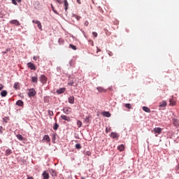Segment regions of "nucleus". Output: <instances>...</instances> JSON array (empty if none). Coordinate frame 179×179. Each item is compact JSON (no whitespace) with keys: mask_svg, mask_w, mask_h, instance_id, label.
<instances>
[{"mask_svg":"<svg viewBox=\"0 0 179 179\" xmlns=\"http://www.w3.org/2000/svg\"><path fill=\"white\" fill-rule=\"evenodd\" d=\"M63 113H64V114H71V113H72V111L71 110V108L70 107H64L63 108Z\"/></svg>","mask_w":179,"mask_h":179,"instance_id":"3","label":"nucleus"},{"mask_svg":"<svg viewBox=\"0 0 179 179\" xmlns=\"http://www.w3.org/2000/svg\"><path fill=\"white\" fill-rule=\"evenodd\" d=\"M3 131H5L3 127L0 126V134H3Z\"/></svg>","mask_w":179,"mask_h":179,"instance_id":"37","label":"nucleus"},{"mask_svg":"<svg viewBox=\"0 0 179 179\" xmlns=\"http://www.w3.org/2000/svg\"><path fill=\"white\" fill-rule=\"evenodd\" d=\"M98 92H99V93H106V92H107V90H106V89L101 87H96Z\"/></svg>","mask_w":179,"mask_h":179,"instance_id":"13","label":"nucleus"},{"mask_svg":"<svg viewBox=\"0 0 179 179\" xmlns=\"http://www.w3.org/2000/svg\"><path fill=\"white\" fill-rule=\"evenodd\" d=\"M37 92H36V90L34 89H30L28 92V95L29 97H34L36 96Z\"/></svg>","mask_w":179,"mask_h":179,"instance_id":"2","label":"nucleus"},{"mask_svg":"<svg viewBox=\"0 0 179 179\" xmlns=\"http://www.w3.org/2000/svg\"><path fill=\"white\" fill-rule=\"evenodd\" d=\"M55 2H58V3H62V0H54Z\"/></svg>","mask_w":179,"mask_h":179,"instance_id":"42","label":"nucleus"},{"mask_svg":"<svg viewBox=\"0 0 179 179\" xmlns=\"http://www.w3.org/2000/svg\"><path fill=\"white\" fill-rule=\"evenodd\" d=\"M50 173L52 177H57V171L54 169H50Z\"/></svg>","mask_w":179,"mask_h":179,"instance_id":"15","label":"nucleus"},{"mask_svg":"<svg viewBox=\"0 0 179 179\" xmlns=\"http://www.w3.org/2000/svg\"><path fill=\"white\" fill-rule=\"evenodd\" d=\"M69 48H72V50H76V47L74 45H73V44H70L69 45Z\"/></svg>","mask_w":179,"mask_h":179,"instance_id":"36","label":"nucleus"},{"mask_svg":"<svg viewBox=\"0 0 179 179\" xmlns=\"http://www.w3.org/2000/svg\"><path fill=\"white\" fill-rule=\"evenodd\" d=\"M97 48V52H100L101 51V49L96 48Z\"/></svg>","mask_w":179,"mask_h":179,"instance_id":"50","label":"nucleus"},{"mask_svg":"<svg viewBox=\"0 0 179 179\" xmlns=\"http://www.w3.org/2000/svg\"><path fill=\"white\" fill-rule=\"evenodd\" d=\"M125 107L127 108H129V110H131V108H132V106L130 103H126Z\"/></svg>","mask_w":179,"mask_h":179,"instance_id":"34","label":"nucleus"},{"mask_svg":"<svg viewBox=\"0 0 179 179\" xmlns=\"http://www.w3.org/2000/svg\"><path fill=\"white\" fill-rule=\"evenodd\" d=\"M10 24H15L16 26H20V22L17 21V20H13L9 22Z\"/></svg>","mask_w":179,"mask_h":179,"instance_id":"8","label":"nucleus"},{"mask_svg":"<svg viewBox=\"0 0 179 179\" xmlns=\"http://www.w3.org/2000/svg\"><path fill=\"white\" fill-rule=\"evenodd\" d=\"M12 3L13 5H17V2H16V0H12Z\"/></svg>","mask_w":179,"mask_h":179,"instance_id":"41","label":"nucleus"},{"mask_svg":"<svg viewBox=\"0 0 179 179\" xmlns=\"http://www.w3.org/2000/svg\"><path fill=\"white\" fill-rule=\"evenodd\" d=\"M62 120H64V121H67L68 122H71V117L65 115H61Z\"/></svg>","mask_w":179,"mask_h":179,"instance_id":"7","label":"nucleus"},{"mask_svg":"<svg viewBox=\"0 0 179 179\" xmlns=\"http://www.w3.org/2000/svg\"><path fill=\"white\" fill-rule=\"evenodd\" d=\"M55 138H56L55 134H53V135H52V139H53L54 141H55Z\"/></svg>","mask_w":179,"mask_h":179,"instance_id":"48","label":"nucleus"},{"mask_svg":"<svg viewBox=\"0 0 179 179\" xmlns=\"http://www.w3.org/2000/svg\"><path fill=\"white\" fill-rule=\"evenodd\" d=\"M110 131H111V128H108V127L106 128V134H108V132H110Z\"/></svg>","mask_w":179,"mask_h":179,"instance_id":"38","label":"nucleus"},{"mask_svg":"<svg viewBox=\"0 0 179 179\" xmlns=\"http://www.w3.org/2000/svg\"><path fill=\"white\" fill-rule=\"evenodd\" d=\"M166 106H167V102L166 101H162L159 102V107H160V108H164L165 107H166Z\"/></svg>","mask_w":179,"mask_h":179,"instance_id":"5","label":"nucleus"},{"mask_svg":"<svg viewBox=\"0 0 179 179\" xmlns=\"http://www.w3.org/2000/svg\"><path fill=\"white\" fill-rule=\"evenodd\" d=\"M3 122H6V124L8 123V120H6L5 117L3 118Z\"/></svg>","mask_w":179,"mask_h":179,"instance_id":"47","label":"nucleus"},{"mask_svg":"<svg viewBox=\"0 0 179 179\" xmlns=\"http://www.w3.org/2000/svg\"><path fill=\"white\" fill-rule=\"evenodd\" d=\"M172 121H173V125H175V127H178V125H179V120H178L176 118H173L172 120Z\"/></svg>","mask_w":179,"mask_h":179,"instance_id":"18","label":"nucleus"},{"mask_svg":"<svg viewBox=\"0 0 179 179\" xmlns=\"http://www.w3.org/2000/svg\"><path fill=\"white\" fill-rule=\"evenodd\" d=\"M23 104H24L23 101H22V100H18L16 102V105L19 106V107H23Z\"/></svg>","mask_w":179,"mask_h":179,"instance_id":"22","label":"nucleus"},{"mask_svg":"<svg viewBox=\"0 0 179 179\" xmlns=\"http://www.w3.org/2000/svg\"><path fill=\"white\" fill-rule=\"evenodd\" d=\"M14 89L16 90L20 89V85H19V83H15L13 85Z\"/></svg>","mask_w":179,"mask_h":179,"instance_id":"24","label":"nucleus"},{"mask_svg":"<svg viewBox=\"0 0 179 179\" xmlns=\"http://www.w3.org/2000/svg\"><path fill=\"white\" fill-rule=\"evenodd\" d=\"M77 2H78V3H79V5H80V3H82L80 2V0H77Z\"/></svg>","mask_w":179,"mask_h":179,"instance_id":"52","label":"nucleus"},{"mask_svg":"<svg viewBox=\"0 0 179 179\" xmlns=\"http://www.w3.org/2000/svg\"><path fill=\"white\" fill-rule=\"evenodd\" d=\"M12 153H13L12 150L8 148L5 152V156H10V155H12Z\"/></svg>","mask_w":179,"mask_h":179,"instance_id":"17","label":"nucleus"},{"mask_svg":"<svg viewBox=\"0 0 179 179\" xmlns=\"http://www.w3.org/2000/svg\"><path fill=\"white\" fill-rule=\"evenodd\" d=\"M69 103H70V104H73L75 103V97L73 96L69 97Z\"/></svg>","mask_w":179,"mask_h":179,"instance_id":"12","label":"nucleus"},{"mask_svg":"<svg viewBox=\"0 0 179 179\" xmlns=\"http://www.w3.org/2000/svg\"><path fill=\"white\" fill-rule=\"evenodd\" d=\"M27 66H28V68H29V69H31V70L36 69V66H34V64H33L31 62H29L27 64Z\"/></svg>","mask_w":179,"mask_h":179,"instance_id":"10","label":"nucleus"},{"mask_svg":"<svg viewBox=\"0 0 179 179\" xmlns=\"http://www.w3.org/2000/svg\"><path fill=\"white\" fill-rule=\"evenodd\" d=\"M92 45H93V42H92Z\"/></svg>","mask_w":179,"mask_h":179,"instance_id":"55","label":"nucleus"},{"mask_svg":"<svg viewBox=\"0 0 179 179\" xmlns=\"http://www.w3.org/2000/svg\"><path fill=\"white\" fill-rule=\"evenodd\" d=\"M73 83H75V80H73L72 78H70L68 83L69 86H73Z\"/></svg>","mask_w":179,"mask_h":179,"instance_id":"23","label":"nucleus"},{"mask_svg":"<svg viewBox=\"0 0 179 179\" xmlns=\"http://www.w3.org/2000/svg\"><path fill=\"white\" fill-rule=\"evenodd\" d=\"M87 156H90V155H92V153L90 152H87Z\"/></svg>","mask_w":179,"mask_h":179,"instance_id":"51","label":"nucleus"},{"mask_svg":"<svg viewBox=\"0 0 179 179\" xmlns=\"http://www.w3.org/2000/svg\"><path fill=\"white\" fill-rule=\"evenodd\" d=\"M3 87H5V86L0 83V92L3 89Z\"/></svg>","mask_w":179,"mask_h":179,"instance_id":"40","label":"nucleus"},{"mask_svg":"<svg viewBox=\"0 0 179 179\" xmlns=\"http://www.w3.org/2000/svg\"><path fill=\"white\" fill-rule=\"evenodd\" d=\"M66 90V88L63 87V88H59L57 90V93L58 94H62Z\"/></svg>","mask_w":179,"mask_h":179,"instance_id":"11","label":"nucleus"},{"mask_svg":"<svg viewBox=\"0 0 179 179\" xmlns=\"http://www.w3.org/2000/svg\"><path fill=\"white\" fill-rule=\"evenodd\" d=\"M117 149L118 150H120V152H124V150L125 149V146L124 145V144H121L117 147Z\"/></svg>","mask_w":179,"mask_h":179,"instance_id":"20","label":"nucleus"},{"mask_svg":"<svg viewBox=\"0 0 179 179\" xmlns=\"http://www.w3.org/2000/svg\"><path fill=\"white\" fill-rule=\"evenodd\" d=\"M17 138L19 141H23V139H24V138L22 136V134H17Z\"/></svg>","mask_w":179,"mask_h":179,"instance_id":"32","label":"nucleus"},{"mask_svg":"<svg viewBox=\"0 0 179 179\" xmlns=\"http://www.w3.org/2000/svg\"><path fill=\"white\" fill-rule=\"evenodd\" d=\"M64 9H65V11L66 12L68 10V6H69V3H68V1L67 0H64Z\"/></svg>","mask_w":179,"mask_h":179,"instance_id":"16","label":"nucleus"},{"mask_svg":"<svg viewBox=\"0 0 179 179\" xmlns=\"http://www.w3.org/2000/svg\"><path fill=\"white\" fill-rule=\"evenodd\" d=\"M77 125L78 128H80V127H82V122L80 120H78Z\"/></svg>","mask_w":179,"mask_h":179,"instance_id":"35","label":"nucleus"},{"mask_svg":"<svg viewBox=\"0 0 179 179\" xmlns=\"http://www.w3.org/2000/svg\"><path fill=\"white\" fill-rule=\"evenodd\" d=\"M58 128H59V125L57 123H55L54 126H53V129L55 131H57V129H58Z\"/></svg>","mask_w":179,"mask_h":179,"instance_id":"31","label":"nucleus"},{"mask_svg":"<svg viewBox=\"0 0 179 179\" xmlns=\"http://www.w3.org/2000/svg\"><path fill=\"white\" fill-rule=\"evenodd\" d=\"M143 110L145 113H150V109L149 108H148L147 106H143Z\"/></svg>","mask_w":179,"mask_h":179,"instance_id":"26","label":"nucleus"},{"mask_svg":"<svg viewBox=\"0 0 179 179\" xmlns=\"http://www.w3.org/2000/svg\"><path fill=\"white\" fill-rule=\"evenodd\" d=\"M38 58V57H37V56H34L33 57V60L34 61H36V59Z\"/></svg>","mask_w":179,"mask_h":179,"instance_id":"45","label":"nucleus"},{"mask_svg":"<svg viewBox=\"0 0 179 179\" xmlns=\"http://www.w3.org/2000/svg\"><path fill=\"white\" fill-rule=\"evenodd\" d=\"M76 148H77V149H82V145H80V144H76Z\"/></svg>","mask_w":179,"mask_h":179,"instance_id":"39","label":"nucleus"},{"mask_svg":"<svg viewBox=\"0 0 179 179\" xmlns=\"http://www.w3.org/2000/svg\"><path fill=\"white\" fill-rule=\"evenodd\" d=\"M102 115H103V117H107V118H110V117H111V113H110V112H103L102 113Z\"/></svg>","mask_w":179,"mask_h":179,"instance_id":"14","label":"nucleus"},{"mask_svg":"<svg viewBox=\"0 0 179 179\" xmlns=\"http://www.w3.org/2000/svg\"><path fill=\"white\" fill-rule=\"evenodd\" d=\"M32 22L35 23V24H37L38 29L39 30H43V26L41 25V22L37 20H32Z\"/></svg>","mask_w":179,"mask_h":179,"instance_id":"1","label":"nucleus"},{"mask_svg":"<svg viewBox=\"0 0 179 179\" xmlns=\"http://www.w3.org/2000/svg\"><path fill=\"white\" fill-rule=\"evenodd\" d=\"M43 139L45 141H47V142H50L51 141V139L50 138V136L48 135H45L43 137Z\"/></svg>","mask_w":179,"mask_h":179,"instance_id":"27","label":"nucleus"},{"mask_svg":"<svg viewBox=\"0 0 179 179\" xmlns=\"http://www.w3.org/2000/svg\"><path fill=\"white\" fill-rule=\"evenodd\" d=\"M76 19L77 20H80V16H79V15H76Z\"/></svg>","mask_w":179,"mask_h":179,"instance_id":"44","label":"nucleus"},{"mask_svg":"<svg viewBox=\"0 0 179 179\" xmlns=\"http://www.w3.org/2000/svg\"><path fill=\"white\" fill-rule=\"evenodd\" d=\"M154 132L155 134H161L162 133V128L160 127H156L154 129Z\"/></svg>","mask_w":179,"mask_h":179,"instance_id":"19","label":"nucleus"},{"mask_svg":"<svg viewBox=\"0 0 179 179\" xmlns=\"http://www.w3.org/2000/svg\"><path fill=\"white\" fill-rule=\"evenodd\" d=\"M42 177L43 178V179H48L50 178V173H48L47 171H45L42 173Z\"/></svg>","mask_w":179,"mask_h":179,"instance_id":"4","label":"nucleus"},{"mask_svg":"<svg viewBox=\"0 0 179 179\" xmlns=\"http://www.w3.org/2000/svg\"><path fill=\"white\" fill-rule=\"evenodd\" d=\"M31 82H33L34 83H37V77L36 76L32 77Z\"/></svg>","mask_w":179,"mask_h":179,"instance_id":"33","label":"nucleus"},{"mask_svg":"<svg viewBox=\"0 0 179 179\" xmlns=\"http://www.w3.org/2000/svg\"><path fill=\"white\" fill-rule=\"evenodd\" d=\"M84 24H85V26H89V22L88 21H85Z\"/></svg>","mask_w":179,"mask_h":179,"instance_id":"46","label":"nucleus"},{"mask_svg":"<svg viewBox=\"0 0 179 179\" xmlns=\"http://www.w3.org/2000/svg\"><path fill=\"white\" fill-rule=\"evenodd\" d=\"M17 2H22V0H15Z\"/></svg>","mask_w":179,"mask_h":179,"instance_id":"53","label":"nucleus"},{"mask_svg":"<svg viewBox=\"0 0 179 179\" xmlns=\"http://www.w3.org/2000/svg\"><path fill=\"white\" fill-rule=\"evenodd\" d=\"M58 43H59V45H64V43H65V41H64V39H62V38H59Z\"/></svg>","mask_w":179,"mask_h":179,"instance_id":"29","label":"nucleus"},{"mask_svg":"<svg viewBox=\"0 0 179 179\" xmlns=\"http://www.w3.org/2000/svg\"><path fill=\"white\" fill-rule=\"evenodd\" d=\"M51 9H52V12H54V13H55L56 15H58V11H57V10H55V8H54V6L52 4H51Z\"/></svg>","mask_w":179,"mask_h":179,"instance_id":"28","label":"nucleus"},{"mask_svg":"<svg viewBox=\"0 0 179 179\" xmlns=\"http://www.w3.org/2000/svg\"><path fill=\"white\" fill-rule=\"evenodd\" d=\"M170 102V106H176V100H174V99H171L169 100Z\"/></svg>","mask_w":179,"mask_h":179,"instance_id":"25","label":"nucleus"},{"mask_svg":"<svg viewBox=\"0 0 179 179\" xmlns=\"http://www.w3.org/2000/svg\"><path fill=\"white\" fill-rule=\"evenodd\" d=\"M1 97H6L8 96V91L6 90L1 91Z\"/></svg>","mask_w":179,"mask_h":179,"instance_id":"21","label":"nucleus"},{"mask_svg":"<svg viewBox=\"0 0 179 179\" xmlns=\"http://www.w3.org/2000/svg\"><path fill=\"white\" fill-rule=\"evenodd\" d=\"M109 55L111 56V55H112L111 53H109Z\"/></svg>","mask_w":179,"mask_h":179,"instance_id":"54","label":"nucleus"},{"mask_svg":"<svg viewBox=\"0 0 179 179\" xmlns=\"http://www.w3.org/2000/svg\"><path fill=\"white\" fill-rule=\"evenodd\" d=\"M48 115H49L50 117L54 116V112H53L52 110H48Z\"/></svg>","mask_w":179,"mask_h":179,"instance_id":"30","label":"nucleus"},{"mask_svg":"<svg viewBox=\"0 0 179 179\" xmlns=\"http://www.w3.org/2000/svg\"><path fill=\"white\" fill-rule=\"evenodd\" d=\"M120 136H118V134H117L116 132H111L110 134V138H112L113 139H118Z\"/></svg>","mask_w":179,"mask_h":179,"instance_id":"9","label":"nucleus"},{"mask_svg":"<svg viewBox=\"0 0 179 179\" xmlns=\"http://www.w3.org/2000/svg\"><path fill=\"white\" fill-rule=\"evenodd\" d=\"M27 179H34V178H33V176H28Z\"/></svg>","mask_w":179,"mask_h":179,"instance_id":"49","label":"nucleus"},{"mask_svg":"<svg viewBox=\"0 0 179 179\" xmlns=\"http://www.w3.org/2000/svg\"><path fill=\"white\" fill-rule=\"evenodd\" d=\"M41 82L43 85H45V83H47V77L44 75L41 76Z\"/></svg>","mask_w":179,"mask_h":179,"instance_id":"6","label":"nucleus"},{"mask_svg":"<svg viewBox=\"0 0 179 179\" xmlns=\"http://www.w3.org/2000/svg\"><path fill=\"white\" fill-rule=\"evenodd\" d=\"M92 34L94 36V37H97L98 34H97V32H92Z\"/></svg>","mask_w":179,"mask_h":179,"instance_id":"43","label":"nucleus"}]
</instances>
